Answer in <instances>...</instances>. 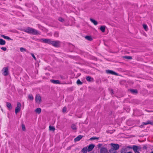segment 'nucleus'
Listing matches in <instances>:
<instances>
[{"label":"nucleus","instance_id":"nucleus-1","mask_svg":"<svg viewBox=\"0 0 153 153\" xmlns=\"http://www.w3.org/2000/svg\"><path fill=\"white\" fill-rule=\"evenodd\" d=\"M40 42H42L44 43L51 45L52 40L50 39H39Z\"/></svg>","mask_w":153,"mask_h":153},{"label":"nucleus","instance_id":"nucleus-2","mask_svg":"<svg viewBox=\"0 0 153 153\" xmlns=\"http://www.w3.org/2000/svg\"><path fill=\"white\" fill-rule=\"evenodd\" d=\"M21 106V104L20 102H18L17 103V106L16 107L15 110V113L16 114H17L18 112L20 111Z\"/></svg>","mask_w":153,"mask_h":153},{"label":"nucleus","instance_id":"nucleus-3","mask_svg":"<svg viewBox=\"0 0 153 153\" xmlns=\"http://www.w3.org/2000/svg\"><path fill=\"white\" fill-rule=\"evenodd\" d=\"M110 145L113 147L111 149H113L116 151L119 149V145L118 144L111 143L110 144Z\"/></svg>","mask_w":153,"mask_h":153},{"label":"nucleus","instance_id":"nucleus-4","mask_svg":"<svg viewBox=\"0 0 153 153\" xmlns=\"http://www.w3.org/2000/svg\"><path fill=\"white\" fill-rule=\"evenodd\" d=\"M2 74L5 76H6L8 75L9 73L8 68L7 67H4L3 68Z\"/></svg>","mask_w":153,"mask_h":153},{"label":"nucleus","instance_id":"nucleus-5","mask_svg":"<svg viewBox=\"0 0 153 153\" xmlns=\"http://www.w3.org/2000/svg\"><path fill=\"white\" fill-rule=\"evenodd\" d=\"M60 42L59 41H53L51 43V45L55 47H59L60 45Z\"/></svg>","mask_w":153,"mask_h":153},{"label":"nucleus","instance_id":"nucleus-6","mask_svg":"<svg viewBox=\"0 0 153 153\" xmlns=\"http://www.w3.org/2000/svg\"><path fill=\"white\" fill-rule=\"evenodd\" d=\"M35 100L36 102L40 103L41 102V97L39 94H38L36 95L35 98Z\"/></svg>","mask_w":153,"mask_h":153},{"label":"nucleus","instance_id":"nucleus-7","mask_svg":"<svg viewBox=\"0 0 153 153\" xmlns=\"http://www.w3.org/2000/svg\"><path fill=\"white\" fill-rule=\"evenodd\" d=\"M106 72L107 74H111L112 75H117V74L114 72V71L110 70H107L106 71Z\"/></svg>","mask_w":153,"mask_h":153},{"label":"nucleus","instance_id":"nucleus-8","mask_svg":"<svg viewBox=\"0 0 153 153\" xmlns=\"http://www.w3.org/2000/svg\"><path fill=\"white\" fill-rule=\"evenodd\" d=\"M132 149L135 153L139 152L138 150L139 149H140V148L138 146L136 145H133L132 146Z\"/></svg>","mask_w":153,"mask_h":153},{"label":"nucleus","instance_id":"nucleus-9","mask_svg":"<svg viewBox=\"0 0 153 153\" xmlns=\"http://www.w3.org/2000/svg\"><path fill=\"white\" fill-rule=\"evenodd\" d=\"M31 34L34 35H37L38 34H40V33L37 30L33 28Z\"/></svg>","mask_w":153,"mask_h":153},{"label":"nucleus","instance_id":"nucleus-10","mask_svg":"<svg viewBox=\"0 0 153 153\" xmlns=\"http://www.w3.org/2000/svg\"><path fill=\"white\" fill-rule=\"evenodd\" d=\"M100 153H108V150L105 147H102L100 150Z\"/></svg>","mask_w":153,"mask_h":153},{"label":"nucleus","instance_id":"nucleus-11","mask_svg":"<svg viewBox=\"0 0 153 153\" xmlns=\"http://www.w3.org/2000/svg\"><path fill=\"white\" fill-rule=\"evenodd\" d=\"M33 28L30 27H27L25 30V32L31 34Z\"/></svg>","mask_w":153,"mask_h":153},{"label":"nucleus","instance_id":"nucleus-12","mask_svg":"<svg viewBox=\"0 0 153 153\" xmlns=\"http://www.w3.org/2000/svg\"><path fill=\"white\" fill-rule=\"evenodd\" d=\"M94 145L92 144H90L89 145L88 149V151L90 152L91 151L94 149Z\"/></svg>","mask_w":153,"mask_h":153},{"label":"nucleus","instance_id":"nucleus-13","mask_svg":"<svg viewBox=\"0 0 153 153\" xmlns=\"http://www.w3.org/2000/svg\"><path fill=\"white\" fill-rule=\"evenodd\" d=\"M51 82L55 84H61L60 82V81L58 80H51Z\"/></svg>","mask_w":153,"mask_h":153},{"label":"nucleus","instance_id":"nucleus-14","mask_svg":"<svg viewBox=\"0 0 153 153\" xmlns=\"http://www.w3.org/2000/svg\"><path fill=\"white\" fill-rule=\"evenodd\" d=\"M86 80L88 82H92L94 81V79L90 76H87L86 77Z\"/></svg>","mask_w":153,"mask_h":153},{"label":"nucleus","instance_id":"nucleus-15","mask_svg":"<svg viewBox=\"0 0 153 153\" xmlns=\"http://www.w3.org/2000/svg\"><path fill=\"white\" fill-rule=\"evenodd\" d=\"M83 137V136L81 135H79L74 139V140L75 142L79 141Z\"/></svg>","mask_w":153,"mask_h":153},{"label":"nucleus","instance_id":"nucleus-16","mask_svg":"<svg viewBox=\"0 0 153 153\" xmlns=\"http://www.w3.org/2000/svg\"><path fill=\"white\" fill-rule=\"evenodd\" d=\"M6 106L8 108L9 110H10L12 108V106L11 103L10 102H6Z\"/></svg>","mask_w":153,"mask_h":153},{"label":"nucleus","instance_id":"nucleus-17","mask_svg":"<svg viewBox=\"0 0 153 153\" xmlns=\"http://www.w3.org/2000/svg\"><path fill=\"white\" fill-rule=\"evenodd\" d=\"M128 149L126 147L123 148L120 151V153H127Z\"/></svg>","mask_w":153,"mask_h":153},{"label":"nucleus","instance_id":"nucleus-18","mask_svg":"<svg viewBox=\"0 0 153 153\" xmlns=\"http://www.w3.org/2000/svg\"><path fill=\"white\" fill-rule=\"evenodd\" d=\"M1 36L4 39H7L8 40H13V39L10 38L9 36H5L4 35H1Z\"/></svg>","mask_w":153,"mask_h":153},{"label":"nucleus","instance_id":"nucleus-19","mask_svg":"<svg viewBox=\"0 0 153 153\" xmlns=\"http://www.w3.org/2000/svg\"><path fill=\"white\" fill-rule=\"evenodd\" d=\"M71 128L72 129L75 131H76V130L77 129V128L76 127V125L75 124H72L71 126Z\"/></svg>","mask_w":153,"mask_h":153},{"label":"nucleus","instance_id":"nucleus-20","mask_svg":"<svg viewBox=\"0 0 153 153\" xmlns=\"http://www.w3.org/2000/svg\"><path fill=\"white\" fill-rule=\"evenodd\" d=\"M6 44L5 41L2 39H0V45H4Z\"/></svg>","mask_w":153,"mask_h":153},{"label":"nucleus","instance_id":"nucleus-21","mask_svg":"<svg viewBox=\"0 0 153 153\" xmlns=\"http://www.w3.org/2000/svg\"><path fill=\"white\" fill-rule=\"evenodd\" d=\"M82 152H83V153H87V151H88L87 147H84L82 149Z\"/></svg>","mask_w":153,"mask_h":153},{"label":"nucleus","instance_id":"nucleus-22","mask_svg":"<svg viewBox=\"0 0 153 153\" xmlns=\"http://www.w3.org/2000/svg\"><path fill=\"white\" fill-rule=\"evenodd\" d=\"M90 21L92 23H93L94 25H96L98 24L97 22L95 20H94L91 18H90Z\"/></svg>","mask_w":153,"mask_h":153},{"label":"nucleus","instance_id":"nucleus-23","mask_svg":"<svg viewBox=\"0 0 153 153\" xmlns=\"http://www.w3.org/2000/svg\"><path fill=\"white\" fill-rule=\"evenodd\" d=\"M130 92L133 94H137L138 93L137 90L136 89H130Z\"/></svg>","mask_w":153,"mask_h":153},{"label":"nucleus","instance_id":"nucleus-24","mask_svg":"<svg viewBox=\"0 0 153 153\" xmlns=\"http://www.w3.org/2000/svg\"><path fill=\"white\" fill-rule=\"evenodd\" d=\"M35 111L36 112V113L39 114H40L41 112V109L40 108H37L35 110Z\"/></svg>","mask_w":153,"mask_h":153},{"label":"nucleus","instance_id":"nucleus-25","mask_svg":"<svg viewBox=\"0 0 153 153\" xmlns=\"http://www.w3.org/2000/svg\"><path fill=\"white\" fill-rule=\"evenodd\" d=\"M108 153H117V152L113 149H110L109 150Z\"/></svg>","mask_w":153,"mask_h":153},{"label":"nucleus","instance_id":"nucleus-26","mask_svg":"<svg viewBox=\"0 0 153 153\" xmlns=\"http://www.w3.org/2000/svg\"><path fill=\"white\" fill-rule=\"evenodd\" d=\"M105 26H102L100 27V30L102 32H104L105 31Z\"/></svg>","mask_w":153,"mask_h":153},{"label":"nucleus","instance_id":"nucleus-27","mask_svg":"<svg viewBox=\"0 0 153 153\" xmlns=\"http://www.w3.org/2000/svg\"><path fill=\"white\" fill-rule=\"evenodd\" d=\"M85 38L87 40L91 41L92 40V39L91 36H86L85 37Z\"/></svg>","mask_w":153,"mask_h":153},{"label":"nucleus","instance_id":"nucleus-28","mask_svg":"<svg viewBox=\"0 0 153 153\" xmlns=\"http://www.w3.org/2000/svg\"><path fill=\"white\" fill-rule=\"evenodd\" d=\"M49 129L50 131H54L55 130V128L54 126H49Z\"/></svg>","mask_w":153,"mask_h":153},{"label":"nucleus","instance_id":"nucleus-29","mask_svg":"<svg viewBox=\"0 0 153 153\" xmlns=\"http://www.w3.org/2000/svg\"><path fill=\"white\" fill-rule=\"evenodd\" d=\"M124 58L129 59H132V57L130 56H125L123 57Z\"/></svg>","mask_w":153,"mask_h":153},{"label":"nucleus","instance_id":"nucleus-30","mask_svg":"<svg viewBox=\"0 0 153 153\" xmlns=\"http://www.w3.org/2000/svg\"><path fill=\"white\" fill-rule=\"evenodd\" d=\"M76 83L78 85H81L82 84V82L79 79H78L76 81Z\"/></svg>","mask_w":153,"mask_h":153},{"label":"nucleus","instance_id":"nucleus-31","mask_svg":"<svg viewBox=\"0 0 153 153\" xmlns=\"http://www.w3.org/2000/svg\"><path fill=\"white\" fill-rule=\"evenodd\" d=\"M29 98L31 100H33V97L31 94H30L28 96Z\"/></svg>","mask_w":153,"mask_h":153},{"label":"nucleus","instance_id":"nucleus-32","mask_svg":"<svg viewBox=\"0 0 153 153\" xmlns=\"http://www.w3.org/2000/svg\"><path fill=\"white\" fill-rule=\"evenodd\" d=\"M147 122V123L148 125L150 124L153 125V121H151L150 120H148Z\"/></svg>","mask_w":153,"mask_h":153},{"label":"nucleus","instance_id":"nucleus-33","mask_svg":"<svg viewBox=\"0 0 153 153\" xmlns=\"http://www.w3.org/2000/svg\"><path fill=\"white\" fill-rule=\"evenodd\" d=\"M54 36L56 37H58L59 36V33L57 32H56L54 33Z\"/></svg>","mask_w":153,"mask_h":153},{"label":"nucleus","instance_id":"nucleus-34","mask_svg":"<svg viewBox=\"0 0 153 153\" xmlns=\"http://www.w3.org/2000/svg\"><path fill=\"white\" fill-rule=\"evenodd\" d=\"M22 130L23 131H25V130H26L25 127V125L23 124H22Z\"/></svg>","mask_w":153,"mask_h":153},{"label":"nucleus","instance_id":"nucleus-35","mask_svg":"<svg viewBox=\"0 0 153 153\" xmlns=\"http://www.w3.org/2000/svg\"><path fill=\"white\" fill-rule=\"evenodd\" d=\"M99 138L98 137H92L90 138V140H98L99 139Z\"/></svg>","mask_w":153,"mask_h":153},{"label":"nucleus","instance_id":"nucleus-36","mask_svg":"<svg viewBox=\"0 0 153 153\" xmlns=\"http://www.w3.org/2000/svg\"><path fill=\"white\" fill-rule=\"evenodd\" d=\"M20 51L21 52H23L24 51H26V50L23 48L21 47L20 48Z\"/></svg>","mask_w":153,"mask_h":153},{"label":"nucleus","instance_id":"nucleus-37","mask_svg":"<svg viewBox=\"0 0 153 153\" xmlns=\"http://www.w3.org/2000/svg\"><path fill=\"white\" fill-rule=\"evenodd\" d=\"M58 20L59 21L62 22H63L64 21V19L62 18L61 17L59 18Z\"/></svg>","mask_w":153,"mask_h":153},{"label":"nucleus","instance_id":"nucleus-38","mask_svg":"<svg viewBox=\"0 0 153 153\" xmlns=\"http://www.w3.org/2000/svg\"><path fill=\"white\" fill-rule=\"evenodd\" d=\"M66 110H67V109H66V107H64L63 108L62 110V112H63L64 113L66 112Z\"/></svg>","mask_w":153,"mask_h":153},{"label":"nucleus","instance_id":"nucleus-39","mask_svg":"<svg viewBox=\"0 0 153 153\" xmlns=\"http://www.w3.org/2000/svg\"><path fill=\"white\" fill-rule=\"evenodd\" d=\"M30 54H31V56H32V57L35 60H36V58L35 57V56L34 54L32 53H31Z\"/></svg>","mask_w":153,"mask_h":153},{"label":"nucleus","instance_id":"nucleus-40","mask_svg":"<svg viewBox=\"0 0 153 153\" xmlns=\"http://www.w3.org/2000/svg\"><path fill=\"white\" fill-rule=\"evenodd\" d=\"M1 48V50H3L4 51H5L7 50V48L5 47H2Z\"/></svg>","mask_w":153,"mask_h":153},{"label":"nucleus","instance_id":"nucleus-41","mask_svg":"<svg viewBox=\"0 0 153 153\" xmlns=\"http://www.w3.org/2000/svg\"><path fill=\"white\" fill-rule=\"evenodd\" d=\"M143 28H144V29L145 30H146V29L147 27V25H145V24H143Z\"/></svg>","mask_w":153,"mask_h":153},{"label":"nucleus","instance_id":"nucleus-42","mask_svg":"<svg viewBox=\"0 0 153 153\" xmlns=\"http://www.w3.org/2000/svg\"><path fill=\"white\" fill-rule=\"evenodd\" d=\"M142 124L143 125H148L147 122H143L142 123Z\"/></svg>","mask_w":153,"mask_h":153},{"label":"nucleus","instance_id":"nucleus-43","mask_svg":"<svg viewBox=\"0 0 153 153\" xmlns=\"http://www.w3.org/2000/svg\"><path fill=\"white\" fill-rule=\"evenodd\" d=\"M102 146V145L101 144H99L97 145V146L98 148H100V147H101Z\"/></svg>","mask_w":153,"mask_h":153},{"label":"nucleus","instance_id":"nucleus-44","mask_svg":"<svg viewBox=\"0 0 153 153\" xmlns=\"http://www.w3.org/2000/svg\"><path fill=\"white\" fill-rule=\"evenodd\" d=\"M146 111L148 112H152L153 111H149V110H146Z\"/></svg>","mask_w":153,"mask_h":153},{"label":"nucleus","instance_id":"nucleus-45","mask_svg":"<svg viewBox=\"0 0 153 153\" xmlns=\"http://www.w3.org/2000/svg\"><path fill=\"white\" fill-rule=\"evenodd\" d=\"M126 148H127V149L128 148L130 149H131L132 148V147H131V146H128L127 147H126Z\"/></svg>","mask_w":153,"mask_h":153},{"label":"nucleus","instance_id":"nucleus-46","mask_svg":"<svg viewBox=\"0 0 153 153\" xmlns=\"http://www.w3.org/2000/svg\"><path fill=\"white\" fill-rule=\"evenodd\" d=\"M127 153H132V152H127Z\"/></svg>","mask_w":153,"mask_h":153},{"label":"nucleus","instance_id":"nucleus-47","mask_svg":"<svg viewBox=\"0 0 153 153\" xmlns=\"http://www.w3.org/2000/svg\"><path fill=\"white\" fill-rule=\"evenodd\" d=\"M140 153L139 152H137L136 153Z\"/></svg>","mask_w":153,"mask_h":153},{"label":"nucleus","instance_id":"nucleus-48","mask_svg":"<svg viewBox=\"0 0 153 153\" xmlns=\"http://www.w3.org/2000/svg\"><path fill=\"white\" fill-rule=\"evenodd\" d=\"M111 91H112V92H113V90H111Z\"/></svg>","mask_w":153,"mask_h":153},{"label":"nucleus","instance_id":"nucleus-49","mask_svg":"<svg viewBox=\"0 0 153 153\" xmlns=\"http://www.w3.org/2000/svg\"><path fill=\"white\" fill-rule=\"evenodd\" d=\"M151 153H153V152H151Z\"/></svg>","mask_w":153,"mask_h":153}]
</instances>
